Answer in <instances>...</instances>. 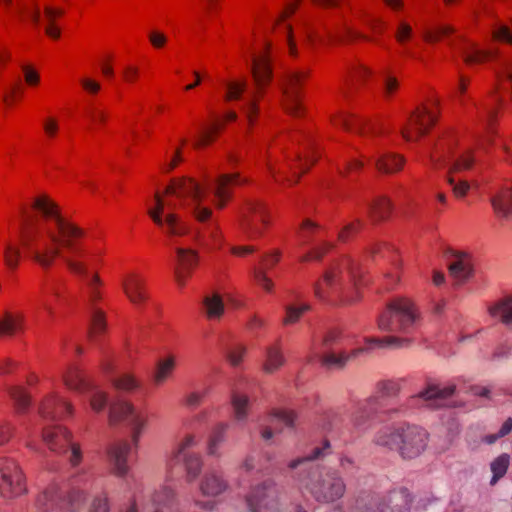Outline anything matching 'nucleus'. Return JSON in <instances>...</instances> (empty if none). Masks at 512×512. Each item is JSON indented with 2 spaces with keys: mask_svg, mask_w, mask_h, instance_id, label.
Segmentation results:
<instances>
[{
  "mask_svg": "<svg viewBox=\"0 0 512 512\" xmlns=\"http://www.w3.org/2000/svg\"><path fill=\"white\" fill-rule=\"evenodd\" d=\"M196 445L195 437L188 435L179 443L173 454V459L177 462L182 461L186 471V479L188 482L194 481L200 474L202 469V460L198 454L190 453L189 448Z\"/></svg>",
  "mask_w": 512,
  "mask_h": 512,
  "instance_id": "17",
  "label": "nucleus"
},
{
  "mask_svg": "<svg viewBox=\"0 0 512 512\" xmlns=\"http://www.w3.org/2000/svg\"><path fill=\"white\" fill-rule=\"evenodd\" d=\"M401 390V380L399 379H385L380 380L376 383L374 394L369 396V398L376 399V405L386 414V413H397L398 409L388 410L386 409L385 401L387 399L395 398L399 395Z\"/></svg>",
  "mask_w": 512,
  "mask_h": 512,
  "instance_id": "21",
  "label": "nucleus"
},
{
  "mask_svg": "<svg viewBox=\"0 0 512 512\" xmlns=\"http://www.w3.org/2000/svg\"><path fill=\"white\" fill-rule=\"evenodd\" d=\"M296 415L293 411L288 410H275L269 416V422L274 424L275 422H281L287 427H293Z\"/></svg>",
  "mask_w": 512,
  "mask_h": 512,
  "instance_id": "50",
  "label": "nucleus"
},
{
  "mask_svg": "<svg viewBox=\"0 0 512 512\" xmlns=\"http://www.w3.org/2000/svg\"><path fill=\"white\" fill-rule=\"evenodd\" d=\"M385 414L377 405L375 398L367 397L363 401L357 403L353 409H349L350 433L363 434L367 432L373 420Z\"/></svg>",
  "mask_w": 512,
  "mask_h": 512,
  "instance_id": "14",
  "label": "nucleus"
},
{
  "mask_svg": "<svg viewBox=\"0 0 512 512\" xmlns=\"http://www.w3.org/2000/svg\"><path fill=\"white\" fill-rule=\"evenodd\" d=\"M120 421H126L131 429V438L135 446L138 445L140 437L147 426V416L125 401H118L110 405L109 422L114 425Z\"/></svg>",
  "mask_w": 512,
  "mask_h": 512,
  "instance_id": "10",
  "label": "nucleus"
},
{
  "mask_svg": "<svg viewBox=\"0 0 512 512\" xmlns=\"http://www.w3.org/2000/svg\"><path fill=\"white\" fill-rule=\"evenodd\" d=\"M462 55L465 63L475 64L481 63L490 57L496 56L497 52L481 50L477 47L476 44L470 43L468 47L462 50Z\"/></svg>",
  "mask_w": 512,
  "mask_h": 512,
  "instance_id": "40",
  "label": "nucleus"
},
{
  "mask_svg": "<svg viewBox=\"0 0 512 512\" xmlns=\"http://www.w3.org/2000/svg\"><path fill=\"white\" fill-rule=\"evenodd\" d=\"M412 34V27L408 23L404 21H400L398 23L395 37L399 43H405V41L409 40L412 37Z\"/></svg>",
  "mask_w": 512,
  "mask_h": 512,
  "instance_id": "57",
  "label": "nucleus"
},
{
  "mask_svg": "<svg viewBox=\"0 0 512 512\" xmlns=\"http://www.w3.org/2000/svg\"><path fill=\"white\" fill-rule=\"evenodd\" d=\"M361 274L350 259H344L329 266L313 287L314 294L319 299H327L335 295L341 296L346 302L359 298L358 288Z\"/></svg>",
  "mask_w": 512,
  "mask_h": 512,
  "instance_id": "4",
  "label": "nucleus"
},
{
  "mask_svg": "<svg viewBox=\"0 0 512 512\" xmlns=\"http://www.w3.org/2000/svg\"><path fill=\"white\" fill-rule=\"evenodd\" d=\"M85 501V493L79 488L62 491L57 485L47 487L37 498L36 506L40 512H74Z\"/></svg>",
  "mask_w": 512,
  "mask_h": 512,
  "instance_id": "7",
  "label": "nucleus"
},
{
  "mask_svg": "<svg viewBox=\"0 0 512 512\" xmlns=\"http://www.w3.org/2000/svg\"><path fill=\"white\" fill-rule=\"evenodd\" d=\"M63 378L70 389L89 394L90 406L94 411L100 412L106 407V393L94 387L77 367H70Z\"/></svg>",
  "mask_w": 512,
  "mask_h": 512,
  "instance_id": "13",
  "label": "nucleus"
},
{
  "mask_svg": "<svg viewBox=\"0 0 512 512\" xmlns=\"http://www.w3.org/2000/svg\"><path fill=\"white\" fill-rule=\"evenodd\" d=\"M490 202L499 218L509 220L512 217V187H495Z\"/></svg>",
  "mask_w": 512,
  "mask_h": 512,
  "instance_id": "26",
  "label": "nucleus"
},
{
  "mask_svg": "<svg viewBox=\"0 0 512 512\" xmlns=\"http://www.w3.org/2000/svg\"><path fill=\"white\" fill-rule=\"evenodd\" d=\"M366 343L368 347H361L353 349L349 353H327L322 356L321 364L327 369H335L341 370L343 369L348 361L358 357L368 349L377 346V347H402L404 345H409L410 340L407 338H399L396 336H386L383 338H367Z\"/></svg>",
  "mask_w": 512,
  "mask_h": 512,
  "instance_id": "9",
  "label": "nucleus"
},
{
  "mask_svg": "<svg viewBox=\"0 0 512 512\" xmlns=\"http://www.w3.org/2000/svg\"><path fill=\"white\" fill-rule=\"evenodd\" d=\"M22 316H13L11 313L6 312L3 319L0 320V335H13L22 327Z\"/></svg>",
  "mask_w": 512,
  "mask_h": 512,
  "instance_id": "42",
  "label": "nucleus"
},
{
  "mask_svg": "<svg viewBox=\"0 0 512 512\" xmlns=\"http://www.w3.org/2000/svg\"><path fill=\"white\" fill-rule=\"evenodd\" d=\"M246 89L245 82H230L227 84V92L225 99L227 101L237 100L241 97L242 93Z\"/></svg>",
  "mask_w": 512,
  "mask_h": 512,
  "instance_id": "54",
  "label": "nucleus"
},
{
  "mask_svg": "<svg viewBox=\"0 0 512 512\" xmlns=\"http://www.w3.org/2000/svg\"><path fill=\"white\" fill-rule=\"evenodd\" d=\"M323 421L324 428L331 432H337L340 436L350 433L349 408L346 406L328 410Z\"/></svg>",
  "mask_w": 512,
  "mask_h": 512,
  "instance_id": "24",
  "label": "nucleus"
},
{
  "mask_svg": "<svg viewBox=\"0 0 512 512\" xmlns=\"http://www.w3.org/2000/svg\"><path fill=\"white\" fill-rule=\"evenodd\" d=\"M280 256L281 254L279 251L266 255L262 259L261 267L254 268L253 270V276L256 282L268 292L272 291L273 282L267 277L266 271L274 267L279 262Z\"/></svg>",
  "mask_w": 512,
  "mask_h": 512,
  "instance_id": "31",
  "label": "nucleus"
},
{
  "mask_svg": "<svg viewBox=\"0 0 512 512\" xmlns=\"http://www.w3.org/2000/svg\"><path fill=\"white\" fill-rule=\"evenodd\" d=\"M361 226V222L357 220L356 222L347 224L343 230L339 233V240L345 242L347 241L352 234L356 233V231Z\"/></svg>",
  "mask_w": 512,
  "mask_h": 512,
  "instance_id": "64",
  "label": "nucleus"
},
{
  "mask_svg": "<svg viewBox=\"0 0 512 512\" xmlns=\"http://www.w3.org/2000/svg\"><path fill=\"white\" fill-rule=\"evenodd\" d=\"M455 386L439 387L437 385H428V387L411 397V401H423V405L436 409L442 405V401L446 400L454 394Z\"/></svg>",
  "mask_w": 512,
  "mask_h": 512,
  "instance_id": "22",
  "label": "nucleus"
},
{
  "mask_svg": "<svg viewBox=\"0 0 512 512\" xmlns=\"http://www.w3.org/2000/svg\"><path fill=\"white\" fill-rule=\"evenodd\" d=\"M122 288L130 302L136 306L143 304L148 296L145 280L137 274H129L122 281Z\"/></svg>",
  "mask_w": 512,
  "mask_h": 512,
  "instance_id": "27",
  "label": "nucleus"
},
{
  "mask_svg": "<svg viewBox=\"0 0 512 512\" xmlns=\"http://www.w3.org/2000/svg\"><path fill=\"white\" fill-rule=\"evenodd\" d=\"M402 427L380 429L374 436L373 442L382 448L399 452Z\"/></svg>",
  "mask_w": 512,
  "mask_h": 512,
  "instance_id": "33",
  "label": "nucleus"
},
{
  "mask_svg": "<svg viewBox=\"0 0 512 512\" xmlns=\"http://www.w3.org/2000/svg\"><path fill=\"white\" fill-rule=\"evenodd\" d=\"M106 328L105 316L103 311L92 307L91 311V322L88 332L90 339H94L98 334L104 332Z\"/></svg>",
  "mask_w": 512,
  "mask_h": 512,
  "instance_id": "44",
  "label": "nucleus"
},
{
  "mask_svg": "<svg viewBox=\"0 0 512 512\" xmlns=\"http://www.w3.org/2000/svg\"><path fill=\"white\" fill-rule=\"evenodd\" d=\"M447 181H448L449 185L452 186L454 195L456 197L465 196L470 188L467 181L456 182L455 179L451 176L448 177Z\"/></svg>",
  "mask_w": 512,
  "mask_h": 512,
  "instance_id": "60",
  "label": "nucleus"
},
{
  "mask_svg": "<svg viewBox=\"0 0 512 512\" xmlns=\"http://www.w3.org/2000/svg\"><path fill=\"white\" fill-rule=\"evenodd\" d=\"M20 259V250L11 244H7L4 250L5 264L9 269H16Z\"/></svg>",
  "mask_w": 512,
  "mask_h": 512,
  "instance_id": "53",
  "label": "nucleus"
},
{
  "mask_svg": "<svg viewBox=\"0 0 512 512\" xmlns=\"http://www.w3.org/2000/svg\"><path fill=\"white\" fill-rule=\"evenodd\" d=\"M428 434L418 426L402 427L398 454L404 459H413L421 455L427 447Z\"/></svg>",
  "mask_w": 512,
  "mask_h": 512,
  "instance_id": "15",
  "label": "nucleus"
},
{
  "mask_svg": "<svg viewBox=\"0 0 512 512\" xmlns=\"http://www.w3.org/2000/svg\"><path fill=\"white\" fill-rule=\"evenodd\" d=\"M245 183L239 174H221L215 180L205 179V184L190 177L174 179L165 189L164 199L159 193L155 194V207L148 210V215L163 232L170 236H182L187 233V226L176 214L178 207L190 212L201 223L206 222L212 215V210L203 205L208 191L212 189L217 205L223 208L230 197L228 186Z\"/></svg>",
  "mask_w": 512,
  "mask_h": 512,
  "instance_id": "2",
  "label": "nucleus"
},
{
  "mask_svg": "<svg viewBox=\"0 0 512 512\" xmlns=\"http://www.w3.org/2000/svg\"><path fill=\"white\" fill-rule=\"evenodd\" d=\"M249 405V399L246 395L233 394L232 406L234 410V416L237 421H244L247 418V408Z\"/></svg>",
  "mask_w": 512,
  "mask_h": 512,
  "instance_id": "46",
  "label": "nucleus"
},
{
  "mask_svg": "<svg viewBox=\"0 0 512 512\" xmlns=\"http://www.w3.org/2000/svg\"><path fill=\"white\" fill-rule=\"evenodd\" d=\"M491 316L499 318L502 323H512V295L506 296L489 308Z\"/></svg>",
  "mask_w": 512,
  "mask_h": 512,
  "instance_id": "37",
  "label": "nucleus"
},
{
  "mask_svg": "<svg viewBox=\"0 0 512 512\" xmlns=\"http://www.w3.org/2000/svg\"><path fill=\"white\" fill-rule=\"evenodd\" d=\"M251 71L257 92L261 93L272 79V69L268 56L253 57Z\"/></svg>",
  "mask_w": 512,
  "mask_h": 512,
  "instance_id": "29",
  "label": "nucleus"
},
{
  "mask_svg": "<svg viewBox=\"0 0 512 512\" xmlns=\"http://www.w3.org/2000/svg\"><path fill=\"white\" fill-rule=\"evenodd\" d=\"M72 405L58 396H50L47 398L41 408L40 413L43 418L60 420L66 416L72 415Z\"/></svg>",
  "mask_w": 512,
  "mask_h": 512,
  "instance_id": "28",
  "label": "nucleus"
},
{
  "mask_svg": "<svg viewBox=\"0 0 512 512\" xmlns=\"http://www.w3.org/2000/svg\"><path fill=\"white\" fill-rule=\"evenodd\" d=\"M18 412H25L30 405V397L23 387L12 386L8 389Z\"/></svg>",
  "mask_w": 512,
  "mask_h": 512,
  "instance_id": "43",
  "label": "nucleus"
},
{
  "mask_svg": "<svg viewBox=\"0 0 512 512\" xmlns=\"http://www.w3.org/2000/svg\"><path fill=\"white\" fill-rule=\"evenodd\" d=\"M420 314L412 301L397 298L387 305L378 318V328L383 332L410 333L418 325Z\"/></svg>",
  "mask_w": 512,
  "mask_h": 512,
  "instance_id": "6",
  "label": "nucleus"
},
{
  "mask_svg": "<svg viewBox=\"0 0 512 512\" xmlns=\"http://www.w3.org/2000/svg\"><path fill=\"white\" fill-rule=\"evenodd\" d=\"M306 77L307 72L305 71H291L285 76L281 84L283 105L294 116L301 114L300 88Z\"/></svg>",
  "mask_w": 512,
  "mask_h": 512,
  "instance_id": "16",
  "label": "nucleus"
},
{
  "mask_svg": "<svg viewBox=\"0 0 512 512\" xmlns=\"http://www.w3.org/2000/svg\"><path fill=\"white\" fill-rule=\"evenodd\" d=\"M337 122L346 130L356 132L363 136L369 133L377 134L380 132V129H378L375 124L367 119L356 116L343 115L337 119Z\"/></svg>",
  "mask_w": 512,
  "mask_h": 512,
  "instance_id": "30",
  "label": "nucleus"
},
{
  "mask_svg": "<svg viewBox=\"0 0 512 512\" xmlns=\"http://www.w3.org/2000/svg\"><path fill=\"white\" fill-rule=\"evenodd\" d=\"M19 216L21 242L32 260L48 269L57 258H61L71 272L87 278L91 301L99 299L98 275L89 277L83 263L64 253L79 252L78 239L84 236V230L63 217L59 206L46 194L38 195L28 205L21 206Z\"/></svg>",
  "mask_w": 512,
  "mask_h": 512,
  "instance_id": "1",
  "label": "nucleus"
},
{
  "mask_svg": "<svg viewBox=\"0 0 512 512\" xmlns=\"http://www.w3.org/2000/svg\"><path fill=\"white\" fill-rule=\"evenodd\" d=\"M228 428L227 424H219L213 431L209 443H208V454L215 456L217 455V449L219 445L225 439V432Z\"/></svg>",
  "mask_w": 512,
  "mask_h": 512,
  "instance_id": "48",
  "label": "nucleus"
},
{
  "mask_svg": "<svg viewBox=\"0 0 512 512\" xmlns=\"http://www.w3.org/2000/svg\"><path fill=\"white\" fill-rule=\"evenodd\" d=\"M174 496V492L170 487L163 486L159 491L155 492L152 501L156 505L168 504Z\"/></svg>",
  "mask_w": 512,
  "mask_h": 512,
  "instance_id": "56",
  "label": "nucleus"
},
{
  "mask_svg": "<svg viewBox=\"0 0 512 512\" xmlns=\"http://www.w3.org/2000/svg\"><path fill=\"white\" fill-rule=\"evenodd\" d=\"M246 504L249 512H282L286 500L282 488L268 479L251 489Z\"/></svg>",
  "mask_w": 512,
  "mask_h": 512,
  "instance_id": "8",
  "label": "nucleus"
},
{
  "mask_svg": "<svg viewBox=\"0 0 512 512\" xmlns=\"http://www.w3.org/2000/svg\"><path fill=\"white\" fill-rule=\"evenodd\" d=\"M331 453L330 442L324 440L309 454L288 463V468L295 471L294 477L319 504H333L346 492V484L338 471L333 469L319 471L318 466L313 464L314 460L323 459Z\"/></svg>",
  "mask_w": 512,
  "mask_h": 512,
  "instance_id": "3",
  "label": "nucleus"
},
{
  "mask_svg": "<svg viewBox=\"0 0 512 512\" xmlns=\"http://www.w3.org/2000/svg\"><path fill=\"white\" fill-rule=\"evenodd\" d=\"M43 440L50 450L56 453L69 452V461L71 465L76 466L81 461L82 455L80 447L73 443L71 434L61 426L47 427L43 431Z\"/></svg>",
  "mask_w": 512,
  "mask_h": 512,
  "instance_id": "12",
  "label": "nucleus"
},
{
  "mask_svg": "<svg viewBox=\"0 0 512 512\" xmlns=\"http://www.w3.org/2000/svg\"><path fill=\"white\" fill-rule=\"evenodd\" d=\"M114 386L119 390L132 391L138 386V384L132 376L123 375L114 381Z\"/></svg>",
  "mask_w": 512,
  "mask_h": 512,
  "instance_id": "59",
  "label": "nucleus"
},
{
  "mask_svg": "<svg viewBox=\"0 0 512 512\" xmlns=\"http://www.w3.org/2000/svg\"><path fill=\"white\" fill-rule=\"evenodd\" d=\"M474 158L470 151L464 153L458 160L454 161L449 167V173L470 169Z\"/></svg>",
  "mask_w": 512,
  "mask_h": 512,
  "instance_id": "52",
  "label": "nucleus"
},
{
  "mask_svg": "<svg viewBox=\"0 0 512 512\" xmlns=\"http://www.w3.org/2000/svg\"><path fill=\"white\" fill-rule=\"evenodd\" d=\"M412 496L407 488L395 487L386 492L360 495L351 512H410Z\"/></svg>",
  "mask_w": 512,
  "mask_h": 512,
  "instance_id": "5",
  "label": "nucleus"
},
{
  "mask_svg": "<svg viewBox=\"0 0 512 512\" xmlns=\"http://www.w3.org/2000/svg\"><path fill=\"white\" fill-rule=\"evenodd\" d=\"M509 464L510 456L506 453L499 455L492 461L490 465L491 471L493 473V476L490 481L491 485H495L498 482V480L501 479L506 474Z\"/></svg>",
  "mask_w": 512,
  "mask_h": 512,
  "instance_id": "41",
  "label": "nucleus"
},
{
  "mask_svg": "<svg viewBox=\"0 0 512 512\" xmlns=\"http://www.w3.org/2000/svg\"><path fill=\"white\" fill-rule=\"evenodd\" d=\"M492 36L496 40L504 41L512 45V32L505 25H501L498 29L494 30Z\"/></svg>",
  "mask_w": 512,
  "mask_h": 512,
  "instance_id": "62",
  "label": "nucleus"
},
{
  "mask_svg": "<svg viewBox=\"0 0 512 512\" xmlns=\"http://www.w3.org/2000/svg\"><path fill=\"white\" fill-rule=\"evenodd\" d=\"M329 37L331 39H339L340 41L344 40L345 38H348V39H356V38L368 39L366 36L362 35L361 33L353 30L351 27H348V26L343 27L342 32H339V33H329Z\"/></svg>",
  "mask_w": 512,
  "mask_h": 512,
  "instance_id": "58",
  "label": "nucleus"
},
{
  "mask_svg": "<svg viewBox=\"0 0 512 512\" xmlns=\"http://www.w3.org/2000/svg\"><path fill=\"white\" fill-rule=\"evenodd\" d=\"M130 450V444L126 441H122L112 444L107 451L112 471L118 477H124L129 472L127 457Z\"/></svg>",
  "mask_w": 512,
  "mask_h": 512,
  "instance_id": "23",
  "label": "nucleus"
},
{
  "mask_svg": "<svg viewBox=\"0 0 512 512\" xmlns=\"http://www.w3.org/2000/svg\"><path fill=\"white\" fill-rule=\"evenodd\" d=\"M309 310H310V305H308V304H303L298 307L293 306V305H287L285 307L286 316L283 319V324L290 325V324L296 323L297 321H299V319L301 318L303 313H305Z\"/></svg>",
  "mask_w": 512,
  "mask_h": 512,
  "instance_id": "49",
  "label": "nucleus"
},
{
  "mask_svg": "<svg viewBox=\"0 0 512 512\" xmlns=\"http://www.w3.org/2000/svg\"><path fill=\"white\" fill-rule=\"evenodd\" d=\"M391 209L392 204L390 200L381 196L369 204V215L373 221L384 220L390 215Z\"/></svg>",
  "mask_w": 512,
  "mask_h": 512,
  "instance_id": "39",
  "label": "nucleus"
},
{
  "mask_svg": "<svg viewBox=\"0 0 512 512\" xmlns=\"http://www.w3.org/2000/svg\"><path fill=\"white\" fill-rule=\"evenodd\" d=\"M176 366V359L173 355L160 360L157 363L156 371L154 373V382L157 385L163 384L172 375Z\"/></svg>",
  "mask_w": 512,
  "mask_h": 512,
  "instance_id": "38",
  "label": "nucleus"
},
{
  "mask_svg": "<svg viewBox=\"0 0 512 512\" xmlns=\"http://www.w3.org/2000/svg\"><path fill=\"white\" fill-rule=\"evenodd\" d=\"M220 128V124L216 122L211 127L202 129L198 139L194 142V147L199 148L208 145L211 141H213V134L218 133Z\"/></svg>",
  "mask_w": 512,
  "mask_h": 512,
  "instance_id": "51",
  "label": "nucleus"
},
{
  "mask_svg": "<svg viewBox=\"0 0 512 512\" xmlns=\"http://www.w3.org/2000/svg\"><path fill=\"white\" fill-rule=\"evenodd\" d=\"M429 160L435 169L445 167L450 163V152L443 146L436 147L429 153Z\"/></svg>",
  "mask_w": 512,
  "mask_h": 512,
  "instance_id": "47",
  "label": "nucleus"
},
{
  "mask_svg": "<svg viewBox=\"0 0 512 512\" xmlns=\"http://www.w3.org/2000/svg\"><path fill=\"white\" fill-rule=\"evenodd\" d=\"M435 122L436 116L427 107H418L410 116L408 125L401 129L402 136L407 141L417 140L425 135Z\"/></svg>",
  "mask_w": 512,
  "mask_h": 512,
  "instance_id": "18",
  "label": "nucleus"
},
{
  "mask_svg": "<svg viewBox=\"0 0 512 512\" xmlns=\"http://www.w3.org/2000/svg\"><path fill=\"white\" fill-rule=\"evenodd\" d=\"M285 364V357L278 344L268 346L265 351V360L263 363V370L272 374L279 370Z\"/></svg>",
  "mask_w": 512,
  "mask_h": 512,
  "instance_id": "35",
  "label": "nucleus"
},
{
  "mask_svg": "<svg viewBox=\"0 0 512 512\" xmlns=\"http://www.w3.org/2000/svg\"><path fill=\"white\" fill-rule=\"evenodd\" d=\"M265 206L260 202H249L247 211L242 213L241 227L249 238H255L261 235V229L257 226V221L266 224Z\"/></svg>",
  "mask_w": 512,
  "mask_h": 512,
  "instance_id": "19",
  "label": "nucleus"
},
{
  "mask_svg": "<svg viewBox=\"0 0 512 512\" xmlns=\"http://www.w3.org/2000/svg\"><path fill=\"white\" fill-rule=\"evenodd\" d=\"M243 109H244V112L246 114V117H247L249 123L252 124L254 121V118L256 117V115L258 113L255 96L249 98L245 102Z\"/></svg>",
  "mask_w": 512,
  "mask_h": 512,
  "instance_id": "63",
  "label": "nucleus"
},
{
  "mask_svg": "<svg viewBox=\"0 0 512 512\" xmlns=\"http://www.w3.org/2000/svg\"><path fill=\"white\" fill-rule=\"evenodd\" d=\"M204 312L208 320L218 321L224 315L225 305L218 293L207 295L203 299Z\"/></svg>",
  "mask_w": 512,
  "mask_h": 512,
  "instance_id": "34",
  "label": "nucleus"
},
{
  "mask_svg": "<svg viewBox=\"0 0 512 512\" xmlns=\"http://www.w3.org/2000/svg\"><path fill=\"white\" fill-rule=\"evenodd\" d=\"M228 489L229 483L223 473L215 469L207 471L200 482V491L207 497H217Z\"/></svg>",
  "mask_w": 512,
  "mask_h": 512,
  "instance_id": "25",
  "label": "nucleus"
},
{
  "mask_svg": "<svg viewBox=\"0 0 512 512\" xmlns=\"http://www.w3.org/2000/svg\"><path fill=\"white\" fill-rule=\"evenodd\" d=\"M26 491L25 478L18 463L10 458H0V495L14 499Z\"/></svg>",
  "mask_w": 512,
  "mask_h": 512,
  "instance_id": "11",
  "label": "nucleus"
},
{
  "mask_svg": "<svg viewBox=\"0 0 512 512\" xmlns=\"http://www.w3.org/2000/svg\"><path fill=\"white\" fill-rule=\"evenodd\" d=\"M455 32V28L451 25H437L433 29H427L423 33L425 41L430 43L438 42L442 37L448 36Z\"/></svg>",
  "mask_w": 512,
  "mask_h": 512,
  "instance_id": "45",
  "label": "nucleus"
},
{
  "mask_svg": "<svg viewBox=\"0 0 512 512\" xmlns=\"http://www.w3.org/2000/svg\"><path fill=\"white\" fill-rule=\"evenodd\" d=\"M404 164V159L393 153H384L375 159L376 168L384 173L399 171Z\"/></svg>",
  "mask_w": 512,
  "mask_h": 512,
  "instance_id": "36",
  "label": "nucleus"
},
{
  "mask_svg": "<svg viewBox=\"0 0 512 512\" xmlns=\"http://www.w3.org/2000/svg\"><path fill=\"white\" fill-rule=\"evenodd\" d=\"M453 256L454 260L449 264V273L458 283H463L472 274L471 260L462 252H457Z\"/></svg>",
  "mask_w": 512,
  "mask_h": 512,
  "instance_id": "32",
  "label": "nucleus"
},
{
  "mask_svg": "<svg viewBox=\"0 0 512 512\" xmlns=\"http://www.w3.org/2000/svg\"><path fill=\"white\" fill-rule=\"evenodd\" d=\"M177 265L174 269L175 280L179 286H184L193 268L198 263L196 251L186 248L176 249Z\"/></svg>",
  "mask_w": 512,
  "mask_h": 512,
  "instance_id": "20",
  "label": "nucleus"
},
{
  "mask_svg": "<svg viewBox=\"0 0 512 512\" xmlns=\"http://www.w3.org/2000/svg\"><path fill=\"white\" fill-rule=\"evenodd\" d=\"M209 388H204L202 391H193L187 394L184 399V404L189 408H196L202 403L203 398L208 394Z\"/></svg>",
  "mask_w": 512,
  "mask_h": 512,
  "instance_id": "55",
  "label": "nucleus"
},
{
  "mask_svg": "<svg viewBox=\"0 0 512 512\" xmlns=\"http://www.w3.org/2000/svg\"><path fill=\"white\" fill-rule=\"evenodd\" d=\"M246 348L241 345H236L228 351V359L233 366H237L241 363Z\"/></svg>",
  "mask_w": 512,
  "mask_h": 512,
  "instance_id": "61",
  "label": "nucleus"
}]
</instances>
